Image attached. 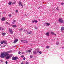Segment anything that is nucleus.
<instances>
[{
    "mask_svg": "<svg viewBox=\"0 0 64 64\" xmlns=\"http://www.w3.org/2000/svg\"><path fill=\"white\" fill-rule=\"evenodd\" d=\"M6 56H7L6 57V58L7 60L9 59L11 57V56L7 52H4L1 54L0 57L2 58H4L5 57H6Z\"/></svg>",
    "mask_w": 64,
    "mask_h": 64,
    "instance_id": "1",
    "label": "nucleus"
},
{
    "mask_svg": "<svg viewBox=\"0 0 64 64\" xmlns=\"http://www.w3.org/2000/svg\"><path fill=\"white\" fill-rule=\"evenodd\" d=\"M36 50L34 51L33 52V54H37V53H39V50L38 48Z\"/></svg>",
    "mask_w": 64,
    "mask_h": 64,
    "instance_id": "2",
    "label": "nucleus"
},
{
    "mask_svg": "<svg viewBox=\"0 0 64 64\" xmlns=\"http://www.w3.org/2000/svg\"><path fill=\"white\" fill-rule=\"evenodd\" d=\"M18 59V57H14L13 56L12 58V60H16Z\"/></svg>",
    "mask_w": 64,
    "mask_h": 64,
    "instance_id": "3",
    "label": "nucleus"
},
{
    "mask_svg": "<svg viewBox=\"0 0 64 64\" xmlns=\"http://www.w3.org/2000/svg\"><path fill=\"white\" fill-rule=\"evenodd\" d=\"M62 18H59L58 21L60 23H64L63 22V20H62Z\"/></svg>",
    "mask_w": 64,
    "mask_h": 64,
    "instance_id": "4",
    "label": "nucleus"
},
{
    "mask_svg": "<svg viewBox=\"0 0 64 64\" xmlns=\"http://www.w3.org/2000/svg\"><path fill=\"white\" fill-rule=\"evenodd\" d=\"M9 32L11 34H13V32L12 29L11 28H9Z\"/></svg>",
    "mask_w": 64,
    "mask_h": 64,
    "instance_id": "5",
    "label": "nucleus"
},
{
    "mask_svg": "<svg viewBox=\"0 0 64 64\" xmlns=\"http://www.w3.org/2000/svg\"><path fill=\"white\" fill-rule=\"evenodd\" d=\"M21 42H22L23 43H28V41L27 40H21Z\"/></svg>",
    "mask_w": 64,
    "mask_h": 64,
    "instance_id": "6",
    "label": "nucleus"
},
{
    "mask_svg": "<svg viewBox=\"0 0 64 64\" xmlns=\"http://www.w3.org/2000/svg\"><path fill=\"white\" fill-rule=\"evenodd\" d=\"M44 25L46 26V27H48V26L49 25H50V24L48 23H45Z\"/></svg>",
    "mask_w": 64,
    "mask_h": 64,
    "instance_id": "7",
    "label": "nucleus"
},
{
    "mask_svg": "<svg viewBox=\"0 0 64 64\" xmlns=\"http://www.w3.org/2000/svg\"><path fill=\"white\" fill-rule=\"evenodd\" d=\"M18 41V39H16L15 40L14 42V44H15Z\"/></svg>",
    "mask_w": 64,
    "mask_h": 64,
    "instance_id": "8",
    "label": "nucleus"
},
{
    "mask_svg": "<svg viewBox=\"0 0 64 64\" xmlns=\"http://www.w3.org/2000/svg\"><path fill=\"white\" fill-rule=\"evenodd\" d=\"M32 33V31H30L29 32H28L26 33V34H31Z\"/></svg>",
    "mask_w": 64,
    "mask_h": 64,
    "instance_id": "9",
    "label": "nucleus"
},
{
    "mask_svg": "<svg viewBox=\"0 0 64 64\" xmlns=\"http://www.w3.org/2000/svg\"><path fill=\"white\" fill-rule=\"evenodd\" d=\"M5 18H4V17H3L2 18V21H3L5 20Z\"/></svg>",
    "mask_w": 64,
    "mask_h": 64,
    "instance_id": "10",
    "label": "nucleus"
},
{
    "mask_svg": "<svg viewBox=\"0 0 64 64\" xmlns=\"http://www.w3.org/2000/svg\"><path fill=\"white\" fill-rule=\"evenodd\" d=\"M18 3V5L19 6H21V4H22V2H19Z\"/></svg>",
    "mask_w": 64,
    "mask_h": 64,
    "instance_id": "11",
    "label": "nucleus"
},
{
    "mask_svg": "<svg viewBox=\"0 0 64 64\" xmlns=\"http://www.w3.org/2000/svg\"><path fill=\"white\" fill-rule=\"evenodd\" d=\"M2 42H3V43H4L5 44H7V42H6L5 40H3Z\"/></svg>",
    "mask_w": 64,
    "mask_h": 64,
    "instance_id": "12",
    "label": "nucleus"
},
{
    "mask_svg": "<svg viewBox=\"0 0 64 64\" xmlns=\"http://www.w3.org/2000/svg\"><path fill=\"white\" fill-rule=\"evenodd\" d=\"M61 31H63L64 30V27H62L61 29Z\"/></svg>",
    "mask_w": 64,
    "mask_h": 64,
    "instance_id": "13",
    "label": "nucleus"
},
{
    "mask_svg": "<svg viewBox=\"0 0 64 64\" xmlns=\"http://www.w3.org/2000/svg\"><path fill=\"white\" fill-rule=\"evenodd\" d=\"M46 35H47L48 36H49V32H48L47 33H46Z\"/></svg>",
    "mask_w": 64,
    "mask_h": 64,
    "instance_id": "14",
    "label": "nucleus"
},
{
    "mask_svg": "<svg viewBox=\"0 0 64 64\" xmlns=\"http://www.w3.org/2000/svg\"><path fill=\"white\" fill-rule=\"evenodd\" d=\"M16 22V20H14L12 22V24H14V23H15Z\"/></svg>",
    "mask_w": 64,
    "mask_h": 64,
    "instance_id": "15",
    "label": "nucleus"
},
{
    "mask_svg": "<svg viewBox=\"0 0 64 64\" xmlns=\"http://www.w3.org/2000/svg\"><path fill=\"white\" fill-rule=\"evenodd\" d=\"M11 4H12V2H10L8 3V5H11Z\"/></svg>",
    "mask_w": 64,
    "mask_h": 64,
    "instance_id": "16",
    "label": "nucleus"
},
{
    "mask_svg": "<svg viewBox=\"0 0 64 64\" xmlns=\"http://www.w3.org/2000/svg\"><path fill=\"white\" fill-rule=\"evenodd\" d=\"M16 4V2L15 1L14 2H13L12 3V4L13 5L14 4Z\"/></svg>",
    "mask_w": 64,
    "mask_h": 64,
    "instance_id": "17",
    "label": "nucleus"
},
{
    "mask_svg": "<svg viewBox=\"0 0 64 64\" xmlns=\"http://www.w3.org/2000/svg\"><path fill=\"white\" fill-rule=\"evenodd\" d=\"M6 34V33H2V35H3V36H4Z\"/></svg>",
    "mask_w": 64,
    "mask_h": 64,
    "instance_id": "18",
    "label": "nucleus"
},
{
    "mask_svg": "<svg viewBox=\"0 0 64 64\" xmlns=\"http://www.w3.org/2000/svg\"><path fill=\"white\" fill-rule=\"evenodd\" d=\"M59 44V42H56V45H58V44Z\"/></svg>",
    "mask_w": 64,
    "mask_h": 64,
    "instance_id": "19",
    "label": "nucleus"
},
{
    "mask_svg": "<svg viewBox=\"0 0 64 64\" xmlns=\"http://www.w3.org/2000/svg\"><path fill=\"white\" fill-rule=\"evenodd\" d=\"M51 34H52V35H54V32H51Z\"/></svg>",
    "mask_w": 64,
    "mask_h": 64,
    "instance_id": "20",
    "label": "nucleus"
},
{
    "mask_svg": "<svg viewBox=\"0 0 64 64\" xmlns=\"http://www.w3.org/2000/svg\"><path fill=\"white\" fill-rule=\"evenodd\" d=\"M13 27H16V25H14L12 26Z\"/></svg>",
    "mask_w": 64,
    "mask_h": 64,
    "instance_id": "21",
    "label": "nucleus"
},
{
    "mask_svg": "<svg viewBox=\"0 0 64 64\" xmlns=\"http://www.w3.org/2000/svg\"><path fill=\"white\" fill-rule=\"evenodd\" d=\"M46 49H49V46H46Z\"/></svg>",
    "mask_w": 64,
    "mask_h": 64,
    "instance_id": "22",
    "label": "nucleus"
},
{
    "mask_svg": "<svg viewBox=\"0 0 64 64\" xmlns=\"http://www.w3.org/2000/svg\"><path fill=\"white\" fill-rule=\"evenodd\" d=\"M29 63L27 61H26V64H29Z\"/></svg>",
    "mask_w": 64,
    "mask_h": 64,
    "instance_id": "23",
    "label": "nucleus"
},
{
    "mask_svg": "<svg viewBox=\"0 0 64 64\" xmlns=\"http://www.w3.org/2000/svg\"><path fill=\"white\" fill-rule=\"evenodd\" d=\"M34 22H35V23H37V22H38V21H37V20H35Z\"/></svg>",
    "mask_w": 64,
    "mask_h": 64,
    "instance_id": "24",
    "label": "nucleus"
},
{
    "mask_svg": "<svg viewBox=\"0 0 64 64\" xmlns=\"http://www.w3.org/2000/svg\"><path fill=\"white\" fill-rule=\"evenodd\" d=\"M0 44H3V41H2L0 42Z\"/></svg>",
    "mask_w": 64,
    "mask_h": 64,
    "instance_id": "25",
    "label": "nucleus"
},
{
    "mask_svg": "<svg viewBox=\"0 0 64 64\" xmlns=\"http://www.w3.org/2000/svg\"><path fill=\"white\" fill-rule=\"evenodd\" d=\"M24 57V56H23V55H22V56H20V57L21 58H23V57Z\"/></svg>",
    "mask_w": 64,
    "mask_h": 64,
    "instance_id": "26",
    "label": "nucleus"
},
{
    "mask_svg": "<svg viewBox=\"0 0 64 64\" xmlns=\"http://www.w3.org/2000/svg\"><path fill=\"white\" fill-rule=\"evenodd\" d=\"M23 30V29L22 28H20V31H21V30Z\"/></svg>",
    "mask_w": 64,
    "mask_h": 64,
    "instance_id": "27",
    "label": "nucleus"
},
{
    "mask_svg": "<svg viewBox=\"0 0 64 64\" xmlns=\"http://www.w3.org/2000/svg\"><path fill=\"white\" fill-rule=\"evenodd\" d=\"M38 53H40V54H42V52H39Z\"/></svg>",
    "mask_w": 64,
    "mask_h": 64,
    "instance_id": "28",
    "label": "nucleus"
},
{
    "mask_svg": "<svg viewBox=\"0 0 64 64\" xmlns=\"http://www.w3.org/2000/svg\"><path fill=\"white\" fill-rule=\"evenodd\" d=\"M61 5H64V3L62 2L61 4Z\"/></svg>",
    "mask_w": 64,
    "mask_h": 64,
    "instance_id": "29",
    "label": "nucleus"
},
{
    "mask_svg": "<svg viewBox=\"0 0 64 64\" xmlns=\"http://www.w3.org/2000/svg\"><path fill=\"white\" fill-rule=\"evenodd\" d=\"M58 8V7H57L56 8V9L58 11H59V9Z\"/></svg>",
    "mask_w": 64,
    "mask_h": 64,
    "instance_id": "30",
    "label": "nucleus"
},
{
    "mask_svg": "<svg viewBox=\"0 0 64 64\" xmlns=\"http://www.w3.org/2000/svg\"><path fill=\"white\" fill-rule=\"evenodd\" d=\"M18 54H21V52H18Z\"/></svg>",
    "mask_w": 64,
    "mask_h": 64,
    "instance_id": "31",
    "label": "nucleus"
},
{
    "mask_svg": "<svg viewBox=\"0 0 64 64\" xmlns=\"http://www.w3.org/2000/svg\"><path fill=\"white\" fill-rule=\"evenodd\" d=\"M22 54H25V52H22Z\"/></svg>",
    "mask_w": 64,
    "mask_h": 64,
    "instance_id": "32",
    "label": "nucleus"
},
{
    "mask_svg": "<svg viewBox=\"0 0 64 64\" xmlns=\"http://www.w3.org/2000/svg\"><path fill=\"white\" fill-rule=\"evenodd\" d=\"M16 13H17L18 12V10H16Z\"/></svg>",
    "mask_w": 64,
    "mask_h": 64,
    "instance_id": "33",
    "label": "nucleus"
},
{
    "mask_svg": "<svg viewBox=\"0 0 64 64\" xmlns=\"http://www.w3.org/2000/svg\"><path fill=\"white\" fill-rule=\"evenodd\" d=\"M24 31L25 32H28L27 30H24Z\"/></svg>",
    "mask_w": 64,
    "mask_h": 64,
    "instance_id": "34",
    "label": "nucleus"
},
{
    "mask_svg": "<svg viewBox=\"0 0 64 64\" xmlns=\"http://www.w3.org/2000/svg\"><path fill=\"white\" fill-rule=\"evenodd\" d=\"M30 58H33V56H30Z\"/></svg>",
    "mask_w": 64,
    "mask_h": 64,
    "instance_id": "35",
    "label": "nucleus"
},
{
    "mask_svg": "<svg viewBox=\"0 0 64 64\" xmlns=\"http://www.w3.org/2000/svg\"><path fill=\"white\" fill-rule=\"evenodd\" d=\"M28 51L29 53H30V52H31V50H28Z\"/></svg>",
    "mask_w": 64,
    "mask_h": 64,
    "instance_id": "36",
    "label": "nucleus"
},
{
    "mask_svg": "<svg viewBox=\"0 0 64 64\" xmlns=\"http://www.w3.org/2000/svg\"><path fill=\"white\" fill-rule=\"evenodd\" d=\"M32 23H34V22H35V20L34 21V20H32Z\"/></svg>",
    "mask_w": 64,
    "mask_h": 64,
    "instance_id": "37",
    "label": "nucleus"
},
{
    "mask_svg": "<svg viewBox=\"0 0 64 64\" xmlns=\"http://www.w3.org/2000/svg\"><path fill=\"white\" fill-rule=\"evenodd\" d=\"M6 24H9V23L8 22H6Z\"/></svg>",
    "mask_w": 64,
    "mask_h": 64,
    "instance_id": "38",
    "label": "nucleus"
},
{
    "mask_svg": "<svg viewBox=\"0 0 64 64\" xmlns=\"http://www.w3.org/2000/svg\"><path fill=\"white\" fill-rule=\"evenodd\" d=\"M20 6H22V7H23V5L22 4H21L20 5Z\"/></svg>",
    "mask_w": 64,
    "mask_h": 64,
    "instance_id": "39",
    "label": "nucleus"
},
{
    "mask_svg": "<svg viewBox=\"0 0 64 64\" xmlns=\"http://www.w3.org/2000/svg\"><path fill=\"white\" fill-rule=\"evenodd\" d=\"M6 64H8V62H7V61H6Z\"/></svg>",
    "mask_w": 64,
    "mask_h": 64,
    "instance_id": "40",
    "label": "nucleus"
},
{
    "mask_svg": "<svg viewBox=\"0 0 64 64\" xmlns=\"http://www.w3.org/2000/svg\"><path fill=\"white\" fill-rule=\"evenodd\" d=\"M9 17H11V14L9 15Z\"/></svg>",
    "mask_w": 64,
    "mask_h": 64,
    "instance_id": "41",
    "label": "nucleus"
},
{
    "mask_svg": "<svg viewBox=\"0 0 64 64\" xmlns=\"http://www.w3.org/2000/svg\"><path fill=\"white\" fill-rule=\"evenodd\" d=\"M35 29H37V27H35Z\"/></svg>",
    "mask_w": 64,
    "mask_h": 64,
    "instance_id": "42",
    "label": "nucleus"
},
{
    "mask_svg": "<svg viewBox=\"0 0 64 64\" xmlns=\"http://www.w3.org/2000/svg\"><path fill=\"white\" fill-rule=\"evenodd\" d=\"M25 59H26V58H23V60H25Z\"/></svg>",
    "mask_w": 64,
    "mask_h": 64,
    "instance_id": "43",
    "label": "nucleus"
},
{
    "mask_svg": "<svg viewBox=\"0 0 64 64\" xmlns=\"http://www.w3.org/2000/svg\"><path fill=\"white\" fill-rule=\"evenodd\" d=\"M12 52L11 50H10L9 51V53H10V52Z\"/></svg>",
    "mask_w": 64,
    "mask_h": 64,
    "instance_id": "44",
    "label": "nucleus"
},
{
    "mask_svg": "<svg viewBox=\"0 0 64 64\" xmlns=\"http://www.w3.org/2000/svg\"><path fill=\"white\" fill-rule=\"evenodd\" d=\"M6 46V45H4V46H3V47H5Z\"/></svg>",
    "mask_w": 64,
    "mask_h": 64,
    "instance_id": "45",
    "label": "nucleus"
},
{
    "mask_svg": "<svg viewBox=\"0 0 64 64\" xmlns=\"http://www.w3.org/2000/svg\"><path fill=\"white\" fill-rule=\"evenodd\" d=\"M53 35H54L55 36H56V34H53Z\"/></svg>",
    "mask_w": 64,
    "mask_h": 64,
    "instance_id": "46",
    "label": "nucleus"
},
{
    "mask_svg": "<svg viewBox=\"0 0 64 64\" xmlns=\"http://www.w3.org/2000/svg\"><path fill=\"white\" fill-rule=\"evenodd\" d=\"M21 64H24V63H23V62H22Z\"/></svg>",
    "mask_w": 64,
    "mask_h": 64,
    "instance_id": "47",
    "label": "nucleus"
},
{
    "mask_svg": "<svg viewBox=\"0 0 64 64\" xmlns=\"http://www.w3.org/2000/svg\"><path fill=\"white\" fill-rule=\"evenodd\" d=\"M24 16H26V14H25V15H24Z\"/></svg>",
    "mask_w": 64,
    "mask_h": 64,
    "instance_id": "48",
    "label": "nucleus"
},
{
    "mask_svg": "<svg viewBox=\"0 0 64 64\" xmlns=\"http://www.w3.org/2000/svg\"><path fill=\"white\" fill-rule=\"evenodd\" d=\"M1 62H3V60H1Z\"/></svg>",
    "mask_w": 64,
    "mask_h": 64,
    "instance_id": "49",
    "label": "nucleus"
},
{
    "mask_svg": "<svg viewBox=\"0 0 64 64\" xmlns=\"http://www.w3.org/2000/svg\"><path fill=\"white\" fill-rule=\"evenodd\" d=\"M1 28L0 27V30H1Z\"/></svg>",
    "mask_w": 64,
    "mask_h": 64,
    "instance_id": "50",
    "label": "nucleus"
},
{
    "mask_svg": "<svg viewBox=\"0 0 64 64\" xmlns=\"http://www.w3.org/2000/svg\"><path fill=\"white\" fill-rule=\"evenodd\" d=\"M14 47H16V46H14Z\"/></svg>",
    "mask_w": 64,
    "mask_h": 64,
    "instance_id": "51",
    "label": "nucleus"
},
{
    "mask_svg": "<svg viewBox=\"0 0 64 64\" xmlns=\"http://www.w3.org/2000/svg\"><path fill=\"white\" fill-rule=\"evenodd\" d=\"M40 8V7H39V8H38V9H39Z\"/></svg>",
    "mask_w": 64,
    "mask_h": 64,
    "instance_id": "52",
    "label": "nucleus"
},
{
    "mask_svg": "<svg viewBox=\"0 0 64 64\" xmlns=\"http://www.w3.org/2000/svg\"><path fill=\"white\" fill-rule=\"evenodd\" d=\"M1 46V44H0V46Z\"/></svg>",
    "mask_w": 64,
    "mask_h": 64,
    "instance_id": "53",
    "label": "nucleus"
}]
</instances>
